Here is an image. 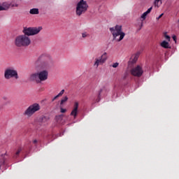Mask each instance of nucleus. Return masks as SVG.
<instances>
[{"label":"nucleus","instance_id":"4","mask_svg":"<svg viewBox=\"0 0 179 179\" xmlns=\"http://www.w3.org/2000/svg\"><path fill=\"white\" fill-rule=\"evenodd\" d=\"M110 31L113 35V40L121 41L125 37V33L122 32V27L116 25L115 27L110 28Z\"/></svg>","mask_w":179,"mask_h":179},{"label":"nucleus","instance_id":"2","mask_svg":"<svg viewBox=\"0 0 179 179\" xmlns=\"http://www.w3.org/2000/svg\"><path fill=\"white\" fill-rule=\"evenodd\" d=\"M15 47L22 48V47H29L31 44V39L27 35H19L15 37L14 41Z\"/></svg>","mask_w":179,"mask_h":179},{"label":"nucleus","instance_id":"5","mask_svg":"<svg viewBox=\"0 0 179 179\" xmlns=\"http://www.w3.org/2000/svg\"><path fill=\"white\" fill-rule=\"evenodd\" d=\"M89 9V5L85 0H80L76 5V15L77 16H82L83 13H86Z\"/></svg>","mask_w":179,"mask_h":179},{"label":"nucleus","instance_id":"10","mask_svg":"<svg viewBox=\"0 0 179 179\" xmlns=\"http://www.w3.org/2000/svg\"><path fill=\"white\" fill-rule=\"evenodd\" d=\"M108 57L107 56V52H104L101 57L99 59H95V62L94 64V66H96V68H99V65H103V64L106 63V61H107Z\"/></svg>","mask_w":179,"mask_h":179},{"label":"nucleus","instance_id":"35","mask_svg":"<svg viewBox=\"0 0 179 179\" xmlns=\"http://www.w3.org/2000/svg\"><path fill=\"white\" fill-rule=\"evenodd\" d=\"M178 22H179V20H178Z\"/></svg>","mask_w":179,"mask_h":179},{"label":"nucleus","instance_id":"16","mask_svg":"<svg viewBox=\"0 0 179 179\" xmlns=\"http://www.w3.org/2000/svg\"><path fill=\"white\" fill-rule=\"evenodd\" d=\"M29 13L31 15H38L39 11H38V8H32L30 10Z\"/></svg>","mask_w":179,"mask_h":179},{"label":"nucleus","instance_id":"11","mask_svg":"<svg viewBox=\"0 0 179 179\" xmlns=\"http://www.w3.org/2000/svg\"><path fill=\"white\" fill-rule=\"evenodd\" d=\"M79 108V103L75 102L73 105V108L70 113V115H72L74 118V120L78 117V109Z\"/></svg>","mask_w":179,"mask_h":179},{"label":"nucleus","instance_id":"25","mask_svg":"<svg viewBox=\"0 0 179 179\" xmlns=\"http://www.w3.org/2000/svg\"><path fill=\"white\" fill-rule=\"evenodd\" d=\"M164 37L166 38V40H167L168 41H170V36L167 35L166 33L164 34Z\"/></svg>","mask_w":179,"mask_h":179},{"label":"nucleus","instance_id":"34","mask_svg":"<svg viewBox=\"0 0 179 179\" xmlns=\"http://www.w3.org/2000/svg\"><path fill=\"white\" fill-rule=\"evenodd\" d=\"M96 101H97V102L100 101V99H96Z\"/></svg>","mask_w":179,"mask_h":179},{"label":"nucleus","instance_id":"9","mask_svg":"<svg viewBox=\"0 0 179 179\" xmlns=\"http://www.w3.org/2000/svg\"><path fill=\"white\" fill-rule=\"evenodd\" d=\"M130 73L133 76H136V78H141V76L143 75V69H142V66L138 65L137 66L134 67L131 69Z\"/></svg>","mask_w":179,"mask_h":179},{"label":"nucleus","instance_id":"31","mask_svg":"<svg viewBox=\"0 0 179 179\" xmlns=\"http://www.w3.org/2000/svg\"><path fill=\"white\" fill-rule=\"evenodd\" d=\"M0 10H5L2 5H0Z\"/></svg>","mask_w":179,"mask_h":179},{"label":"nucleus","instance_id":"18","mask_svg":"<svg viewBox=\"0 0 179 179\" xmlns=\"http://www.w3.org/2000/svg\"><path fill=\"white\" fill-rule=\"evenodd\" d=\"M20 152H22V148H19L16 152L13 155V159H17L19 155H20Z\"/></svg>","mask_w":179,"mask_h":179},{"label":"nucleus","instance_id":"13","mask_svg":"<svg viewBox=\"0 0 179 179\" xmlns=\"http://www.w3.org/2000/svg\"><path fill=\"white\" fill-rule=\"evenodd\" d=\"M152 9H153V7H150V8L148 9L147 11H145V13H143L142 14V15L141 16V17L143 19L142 20H145L146 19V17L148 16V15H149V13H150V12H152Z\"/></svg>","mask_w":179,"mask_h":179},{"label":"nucleus","instance_id":"22","mask_svg":"<svg viewBox=\"0 0 179 179\" xmlns=\"http://www.w3.org/2000/svg\"><path fill=\"white\" fill-rule=\"evenodd\" d=\"M62 107H64V106L60 105V112L64 114L66 113V109H64Z\"/></svg>","mask_w":179,"mask_h":179},{"label":"nucleus","instance_id":"3","mask_svg":"<svg viewBox=\"0 0 179 179\" xmlns=\"http://www.w3.org/2000/svg\"><path fill=\"white\" fill-rule=\"evenodd\" d=\"M48 79V71L43 70L42 71L32 73L29 77L31 82H36V83H40L44 82Z\"/></svg>","mask_w":179,"mask_h":179},{"label":"nucleus","instance_id":"29","mask_svg":"<svg viewBox=\"0 0 179 179\" xmlns=\"http://www.w3.org/2000/svg\"><path fill=\"white\" fill-rule=\"evenodd\" d=\"M38 142V141L37 140H36V139L33 141V143H34V145H37Z\"/></svg>","mask_w":179,"mask_h":179},{"label":"nucleus","instance_id":"14","mask_svg":"<svg viewBox=\"0 0 179 179\" xmlns=\"http://www.w3.org/2000/svg\"><path fill=\"white\" fill-rule=\"evenodd\" d=\"M161 47H162L163 48H170V45L169 44V42L166 41H163L161 44H160Z\"/></svg>","mask_w":179,"mask_h":179},{"label":"nucleus","instance_id":"6","mask_svg":"<svg viewBox=\"0 0 179 179\" xmlns=\"http://www.w3.org/2000/svg\"><path fill=\"white\" fill-rule=\"evenodd\" d=\"M4 79L6 80H9L10 79H15L17 80V79H19L17 71L13 67L6 69L4 71Z\"/></svg>","mask_w":179,"mask_h":179},{"label":"nucleus","instance_id":"7","mask_svg":"<svg viewBox=\"0 0 179 179\" xmlns=\"http://www.w3.org/2000/svg\"><path fill=\"white\" fill-rule=\"evenodd\" d=\"M39 110L40 105L38 103H33L25 110V111L23 113V115L30 118V117H31L34 113H37V111Z\"/></svg>","mask_w":179,"mask_h":179},{"label":"nucleus","instance_id":"32","mask_svg":"<svg viewBox=\"0 0 179 179\" xmlns=\"http://www.w3.org/2000/svg\"><path fill=\"white\" fill-rule=\"evenodd\" d=\"M103 92V90H100L99 91V97H100V94H101V92Z\"/></svg>","mask_w":179,"mask_h":179},{"label":"nucleus","instance_id":"23","mask_svg":"<svg viewBox=\"0 0 179 179\" xmlns=\"http://www.w3.org/2000/svg\"><path fill=\"white\" fill-rule=\"evenodd\" d=\"M82 37L83 38H86V37H89V34H87V32H84L82 34Z\"/></svg>","mask_w":179,"mask_h":179},{"label":"nucleus","instance_id":"27","mask_svg":"<svg viewBox=\"0 0 179 179\" xmlns=\"http://www.w3.org/2000/svg\"><path fill=\"white\" fill-rule=\"evenodd\" d=\"M142 27H143V20H142V22H141V23L139 30H141V29H142Z\"/></svg>","mask_w":179,"mask_h":179},{"label":"nucleus","instance_id":"19","mask_svg":"<svg viewBox=\"0 0 179 179\" xmlns=\"http://www.w3.org/2000/svg\"><path fill=\"white\" fill-rule=\"evenodd\" d=\"M162 0H154V6L159 8V5H162Z\"/></svg>","mask_w":179,"mask_h":179},{"label":"nucleus","instance_id":"30","mask_svg":"<svg viewBox=\"0 0 179 179\" xmlns=\"http://www.w3.org/2000/svg\"><path fill=\"white\" fill-rule=\"evenodd\" d=\"M163 13H162L158 17H157V20H159V19H161V17H163Z\"/></svg>","mask_w":179,"mask_h":179},{"label":"nucleus","instance_id":"17","mask_svg":"<svg viewBox=\"0 0 179 179\" xmlns=\"http://www.w3.org/2000/svg\"><path fill=\"white\" fill-rule=\"evenodd\" d=\"M64 93H65V90H62L56 96H55L52 99V101H54L55 100H57L58 97H62Z\"/></svg>","mask_w":179,"mask_h":179},{"label":"nucleus","instance_id":"15","mask_svg":"<svg viewBox=\"0 0 179 179\" xmlns=\"http://www.w3.org/2000/svg\"><path fill=\"white\" fill-rule=\"evenodd\" d=\"M3 8H4V10H8L10 8V3L4 2L2 4Z\"/></svg>","mask_w":179,"mask_h":179},{"label":"nucleus","instance_id":"24","mask_svg":"<svg viewBox=\"0 0 179 179\" xmlns=\"http://www.w3.org/2000/svg\"><path fill=\"white\" fill-rule=\"evenodd\" d=\"M118 65H120V63L115 62V63H113V64L112 67H113V68H117V67H118Z\"/></svg>","mask_w":179,"mask_h":179},{"label":"nucleus","instance_id":"1","mask_svg":"<svg viewBox=\"0 0 179 179\" xmlns=\"http://www.w3.org/2000/svg\"><path fill=\"white\" fill-rule=\"evenodd\" d=\"M35 66L42 69H50L52 66V61L47 55H41L35 62Z\"/></svg>","mask_w":179,"mask_h":179},{"label":"nucleus","instance_id":"33","mask_svg":"<svg viewBox=\"0 0 179 179\" xmlns=\"http://www.w3.org/2000/svg\"><path fill=\"white\" fill-rule=\"evenodd\" d=\"M12 6H13H13H15L16 8H17V6H19V4L15 3V4L12 5Z\"/></svg>","mask_w":179,"mask_h":179},{"label":"nucleus","instance_id":"26","mask_svg":"<svg viewBox=\"0 0 179 179\" xmlns=\"http://www.w3.org/2000/svg\"><path fill=\"white\" fill-rule=\"evenodd\" d=\"M172 38L175 43H177V36H176V35L173 36Z\"/></svg>","mask_w":179,"mask_h":179},{"label":"nucleus","instance_id":"12","mask_svg":"<svg viewBox=\"0 0 179 179\" xmlns=\"http://www.w3.org/2000/svg\"><path fill=\"white\" fill-rule=\"evenodd\" d=\"M138 58H139V53H136V55L131 56L130 60L129 61V65H131V64H136Z\"/></svg>","mask_w":179,"mask_h":179},{"label":"nucleus","instance_id":"28","mask_svg":"<svg viewBox=\"0 0 179 179\" xmlns=\"http://www.w3.org/2000/svg\"><path fill=\"white\" fill-rule=\"evenodd\" d=\"M3 100H4L5 101H8V96H4L2 97Z\"/></svg>","mask_w":179,"mask_h":179},{"label":"nucleus","instance_id":"21","mask_svg":"<svg viewBox=\"0 0 179 179\" xmlns=\"http://www.w3.org/2000/svg\"><path fill=\"white\" fill-rule=\"evenodd\" d=\"M4 163H5V158H3V156H1L0 157V169L2 164H3Z\"/></svg>","mask_w":179,"mask_h":179},{"label":"nucleus","instance_id":"8","mask_svg":"<svg viewBox=\"0 0 179 179\" xmlns=\"http://www.w3.org/2000/svg\"><path fill=\"white\" fill-rule=\"evenodd\" d=\"M41 30H43L42 27H24L22 30V33L25 34V36H36V34H38Z\"/></svg>","mask_w":179,"mask_h":179},{"label":"nucleus","instance_id":"20","mask_svg":"<svg viewBox=\"0 0 179 179\" xmlns=\"http://www.w3.org/2000/svg\"><path fill=\"white\" fill-rule=\"evenodd\" d=\"M66 101H68V96H66L62 99L60 106H64V103H66Z\"/></svg>","mask_w":179,"mask_h":179}]
</instances>
